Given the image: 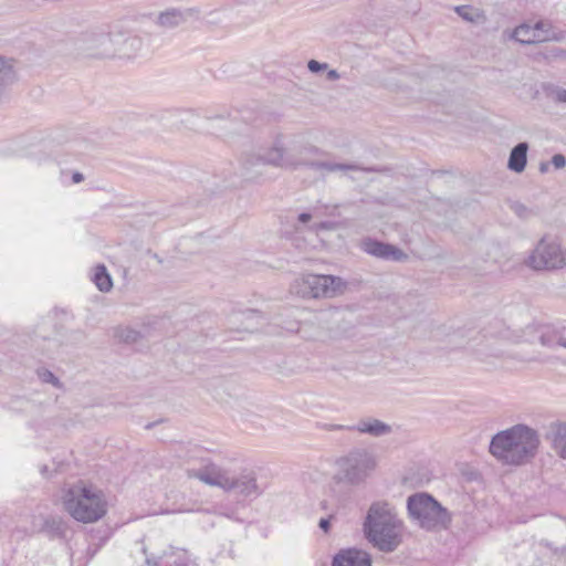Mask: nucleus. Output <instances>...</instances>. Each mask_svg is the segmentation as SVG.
Returning a JSON list of instances; mask_svg holds the SVG:
<instances>
[{
    "mask_svg": "<svg viewBox=\"0 0 566 566\" xmlns=\"http://www.w3.org/2000/svg\"><path fill=\"white\" fill-rule=\"evenodd\" d=\"M327 80L329 81H336L340 77L339 73L336 70H329L327 72Z\"/></svg>",
    "mask_w": 566,
    "mask_h": 566,
    "instance_id": "33",
    "label": "nucleus"
},
{
    "mask_svg": "<svg viewBox=\"0 0 566 566\" xmlns=\"http://www.w3.org/2000/svg\"><path fill=\"white\" fill-rule=\"evenodd\" d=\"M270 161L276 164L282 168H297L301 166L310 167L316 171L322 172H334V171H348V170H359L360 168L357 165H348V164H336L332 161H318L307 158H301L300 160L287 157L284 158L280 150L272 151V157L269 159Z\"/></svg>",
    "mask_w": 566,
    "mask_h": 566,
    "instance_id": "10",
    "label": "nucleus"
},
{
    "mask_svg": "<svg viewBox=\"0 0 566 566\" xmlns=\"http://www.w3.org/2000/svg\"><path fill=\"white\" fill-rule=\"evenodd\" d=\"M528 144L518 143L510 153L507 168L514 172L524 171L527 163Z\"/></svg>",
    "mask_w": 566,
    "mask_h": 566,
    "instance_id": "19",
    "label": "nucleus"
},
{
    "mask_svg": "<svg viewBox=\"0 0 566 566\" xmlns=\"http://www.w3.org/2000/svg\"><path fill=\"white\" fill-rule=\"evenodd\" d=\"M554 452L562 459L566 460V422H553L546 434Z\"/></svg>",
    "mask_w": 566,
    "mask_h": 566,
    "instance_id": "16",
    "label": "nucleus"
},
{
    "mask_svg": "<svg viewBox=\"0 0 566 566\" xmlns=\"http://www.w3.org/2000/svg\"><path fill=\"white\" fill-rule=\"evenodd\" d=\"M198 13V10L195 8H170L158 14L156 23L161 28L172 29L184 24L192 18H197Z\"/></svg>",
    "mask_w": 566,
    "mask_h": 566,
    "instance_id": "13",
    "label": "nucleus"
},
{
    "mask_svg": "<svg viewBox=\"0 0 566 566\" xmlns=\"http://www.w3.org/2000/svg\"><path fill=\"white\" fill-rule=\"evenodd\" d=\"M524 340H537L543 347L552 350L566 349V328L528 325L525 329Z\"/></svg>",
    "mask_w": 566,
    "mask_h": 566,
    "instance_id": "11",
    "label": "nucleus"
},
{
    "mask_svg": "<svg viewBox=\"0 0 566 566\" xmlns=\"http://www.w3.org/2000/svg\"><path fill=\"white\" fill-rule=\"evenodd\" d=\"M161 558H163V556L151 555V556H147L146 560H147L148 565L158 566Z\"/></svg>",
    "mask_w": 566,
    "mask_h": 566,
    "instance_id": "31",
    "label": "nucleus"
},
{
    "mask_svg": "<svg viewBox=\"0 0 566 566\" xmlns=\"http://www.w3.org/2000/svg\"><path fill=\"white\" fill-rule=\"evenodd\" d=\"M544 25H545L544 22L539 21V22L535 23V25L532 27V29L535 30V34H541V31L543 30Z\"/></svg>",
    "mask_w": 566,
    "mask_h": 566,
    "instance_id": "36",
    "label": "nucleus"
},
{
    "mask_svg": "<svg viewBox=\"0 0 566 566\" xmlns=\"http://www.w3.org/2000/svg\"><path fill=\"white\" fill-rule=\"evenodd\" d=\"M454 12L464 21L475 25L484 24L488 20L483 10L469 4L454 7Z\"/></svg>",
    "mask_w": 566,
    "mask_h": 566,
    "instance_id": "21",
    "label": "nucleus"
},
{
    "mask_svg": "<svg viewBox=\"0 0 566 566\" xmlns=\"http://www.w3.org/2000/svg\"><path fill=\"white\" fill-rule=\"evenodd\" d=\"M189 476L196 478L210 486H218L227 492H235L244 497H258L263 492L256 483L255 473L251 470H243L239 475H235L230 470L209 463L199 470L190 471Z\"/></svg>",
    "mask_w": 566,
    "mask_h": 566,
    "instance_id": "3",
    "label": "nucleus"
},
{
    "mask_svg": "<svg viewBox=\"0 0 566 566\" xmlns=\"http://www.w3.org/2000/svg\"><path fill=\"white\" fill-rule=\"evenodd\" d=\"M187 117H188L187 120H190V118H193L195 115L192 113H187Z\"/></svg>",
    "mask_w": 566,
    "mask_h": 566,
    "instance_id": "39",
    "label": "nucleus"
},
{
    "mask_svg": "<svg viewBox=\"0 0 566 566\" xmlns=\"http://www.w3.org/2000/svg\"><path fill=\"white\" fill-rule=\"evenodd\" d=\"M377 461L375 455L366 449H354L346 455L337 459V472L334 480L337 483L358 485L375 470Z\"/></svg>",
    "mask_w": 566,
    "mask_h": 566,
    "instance_id": "7",
    "label": "nucleus"
},
{
    "mask_svg": "<svg viewBox=\"0 0 566 566\" xmlns=\"http://www.w3.org/2000/svg\"><path fill=\"white\" fill-rule=\"evenodd\" d=\"M358 247L365 253L380 260L396 262H403L408 260V254L398 247L378 241L370 237L361 239Z\"/></svg>",
    "mask_w": 566,
    "mask_h": 566,
    "instance_id": "12",
    "label": "nucleus"
},
{
    "mask_svg": "<svg viewBox=\"0 0 566 566\" xmlns=\"http://www.w3.org/2000/svg\"><path fill=\"white\" fill-rule=\"evenodd\" d=\"M539 444L538 432L526 424L518 423L494 434L489 450L503 464L523 465L536 457Z\"/></svg>",
    "mask_w": 566,
    "mask_h": 566,
    "instance_id": "1",
    "label": "nucleus"
},
{
    "mask_svg": "<svg viewBox=\"0 0 566 566\" xmlns=\"http://www.w3.org/2000/svg\"><path fill=\"white\" fill-rule=\"evenodd\" d=\"M38 375H39V378L43 382L52 384L55 387H60L61 386V382L57 379V377H55V375L52 371L48 370V369L39 370Z\"/></svg>",
    "mask_w": 566,
    "mask_h": 566,
    "instance_id": "26",
    "label": "nucleus"
},
{
    "mask_svg": "<svg viewBox=\"0 0 566 566\" xmlns=\"http://www.w3.org/2000/svg\"><path fill=\"white\" fill-rule=\"evenodd\" d=\"M512 38L522 44H532L548 40L547 35L535 34V30L528 24H521L515 28Z\"/></svg>",
    "mask_w": 566,
    "mask_h": 566,
    "instance_id": "22",
    "label": "nucleus"
},
{
    "mask_svg": "<svg viewBox=\"0 0 566 566\" xmlns=\"http://www.w3.org/2000/svg\"><path fill=\"white\" fill-rule=\"evenodd\" d=\"M64 507L78 522L93 523L106 513V503L99 491L73 486L64 496Z\"/></svg>",
    "mask_w": 566,
    "mask_h": 566,
    "instance_id": "5",
    "label": "nucleus"
},
{
    "mask_svg": "<svg viewBox=\"0 0 566 566\" xmlns=\"http://www.w3.org/2000/svg\"><path fill=\"white\" fill-rule=\"evenodd\" d=\"M115 335L120 342L126 344L137 343L142 338L140 333L130 327H118Z\"/></svg>",
    "mask_w": 566,
    "mask_h": 566,
    "instance_id": "24",
    "label": "nucleus"
},
{
    "mask_svg": "<svg viewBox=\"0 0 566 566\" xmlns=\"http://www.w3.org/2000/svg\"><path fill=\"white\" fill-rule=\"evenodd\" d=\"M514 211L522 218H526L528 216V209L520 203L514 206Z\"/></svg>",
    "mask_w": 566,
    "mask_h": 566,
    "instance_id": "30",
    "label": "nucleus"
},
{
    "mask_svg": "<svg viewBox=\"0 0 566 566\" xmlns=\"http://www.w3.org/2000/svg\"><path fill=\"white\" fill-rule=\"evenodd\" d=\"M76 334L78 335V337H80V338H82V337H83V333L77 332Z\"/></svg>",
    "mask_w": 566,
    "mask_h": 566,
    "instance_id": "41",
    "label": "nucleus"
},
{
    "mask_svg": "<svg viewBox=\"0 0 566 566\" xmlns=\"http://www.w3.org/2000/svg\"><path fill=\"white\" fill-rule=\"evenodd\" d=\"M307 67H308V70L312 73H318L321 71L327 70L328 69V64L327 63H321V62H318L316 60H311L307 63Z\"/></svg>",
    "mask_w": 566,
    "mask_h": 566,
    "instance_id": "27",
    "label": "nucleus"
},
{
    "mask_svg": "<svg viewBox=\"0 0 566 566\" xmlns=\"http://www.w3.org/2000/svg\"><path fill=\"white\" fill-rule=\"evenodd\" d=\"M347 285L340 276L305 273L291 283L290 292L304 300L334 298L344 294Z\"/></svg>",
    "mask_w": 566,
    "mask_h": 566,
    "instance_id": "4",
    "label": "nucleus"
},
{
    "mask_svg": "<svg viewBox=\"0 0 566 566\" xmlns=\"http://www.w3.org/2000/svg\"><path fill=\"white\" fill-rule=\"evenodd\" d=\"M38 520L39 525H36V527L41 531V533H46L50 536H61L65 531L62 518L57 516L39 515Z\"/></svg>",
    "mask_w": 566,
    "mask_h": 566,
    "instance_id": "20",
    "label": "nucleus"
},
{
    "mask_svg": "<svg viewBox=\"0 0 566 566\" xmlns=\"http://www.w3.org/2000/svg\"><path fill=\"white\" fill-rule=\"evenodd\" d=\"M353 431L360 434H367L374 438H380L392 433V426L374 417H363L350 427Z\"/></svg>",
    "mask_w": 566,
    "mask_h": 566,
    "instance_id": "14",
    "label": "nucleus"
},
{
    "mask_svg": "<svg viewBox=\"0 0 566 566\" xmlns=\"http://www.w3.org/2000/svg\"><path fill=\"white\" fill-rule=\"evenodd\" d=\"M38 516H39V515H34V516L32 517V525H31V532H32V533H41V531H40V530H38V527H36V525H39Z\"/></svg>",
    "mask_w": 566,
    "mask_h": 566,
    "instance_id": "34",
    "label": "nucleus"
},
{
    "mask_svg": "<svg viewBox=\"0 0 566 566\" xmlns=\"http://www.w3.org/2000/svg\"><path fill=\"white\" fill-rule=\"evenodd\" d=\"M350 427L352 426L336 424V423H325L322 426L323 429L328 430V431H335V430L353 431V429H350Z\"/></svg>",
    "mask_w": 566,
    "mask_h": 566,
    "instance_id": "29",
    "label": "nucleus"
},
{
    "mask_svg": "<svg viewBox=\"0 0 566 566\" xmlns=\"http://www.w3.org/2000/svg\"><path fill=\"white\" fill-rule=\"evenodd\" d=\"M329 518H321L319 523H318V526L321 530H323L325 533L328 532L329 530Z\"/></svg>",
    "mask_w": 566,
    "mask_h": 566,
    "instance_id": "32",
    "label": "nucleus"
},
{
    "mask_svg": "<svg viewBox=\"0 0 566 566\" xmlns=\"http://www.w3.org/2000/svg\"><path fill=\"white\" fill-rule=\"evenodd\" d=\"M274 150H280L281 155L284 158L291 156L296 160H300L301 158L311 159L310 155L317 151L316 148L306 146H292L285 148L282 142L277 139L269 149H259L258 151L245 153L242 158V165L244 166L245 169H251L260 165H273L275 167H279L276 164L269 160L272 157V151Z\"/></svg>",
    "mask_w": 566,
    "mask_h": 566,
    "instance_id": "9",
    "label": "nucleus"
},
{
    "mask_svg": "<svg viewBox=\"0 0 566 566\" xmlns=\"http://www.w3.org/2000/svg\"><path fill=\"white\" fill-rule=\"evenodd\" d=\"M552 165L556 168V169H562L566 166V158L564 155L562 154H556L552 157Z\"/></svg>",
    "mask_w": 566,
    "mask_h": 566,
    "instance_id": "28",
    "label": "nucleus"
},
{
    "mask_svg": "<svg viewBox=\"0 0 566 566\" xmlns=\"http://www.w3.org/2000/svg\"><path fill=\"white\" fill-rule=\"evenodd\" d=\"M116 56L129 59L134 56L142 48L143 41L134 34L115 33Z\"/></svg>",
    "mask_w": 566,
    "mask_h": 566,
    "instance_id": "15",
    "label": "nucleus"
},
{
    "mask_svg": "<svg viewBox=\"0 0 566 566\" xmlns=\"http://www.w3.org/2000/svg\"><path fill=\"white\" fill-rule=\"evenodd\" d=\"M333 566H371L370 556L363 551L350 548L338 553Z\"/></svg>",
    "mask_w": 566,
    "mask_h": 566,
    "instance_id": "17",
    "label": "nucleus"
},
{
    "mask_svg": "<svg viewBox=\"0 0 566 566\" xmlns=\"http://www.w3.org/2000/svg\"><path fill=\"white\" fill-rule=\"evenodd\" d=\"M311 219H312V214H311V213H307V212H302V213L298 216V221H300V222H302V223H306V222H308Z\"/></svg>",
    "mask_w": 566,
    "mask_h": 566,
    "instance_id": "35",
    "label": "nucleus"
},
{
    "mask_svg": "<svg viewBox=\"0 0 566 566\" xmlns=\"http://www.w3.org/2000/svg\"><path fill=\"white\" fill-rule=\"evenodd\" d=\"M548 169H549V164L548 163L543 161V163L539 164V171L542 174H546L548 171Z\"/></svg>",
    "mask_w": 566,
    "mask_h": 566,
    "instance_id": "37",
    "label": "nucleus"
},
{
    "mask_svg": "<svg viewBox=\"0 0 566 566\" xmlns=\"http://www.w3.org/2000/svg\"><path fill=\"white\" fill-rule=\"evenodd\" d=\"M93 281L101 292H108L113 286L112 277L103 264L95 268Z\"/></svg>",
    "mask_w": 566,
    "mask_h": 566,
    "instance_id": "23",
    "label": "nucleus"
},
{
    "mask_svg": "<svg viewBox=\"0 0 566 566\" xmlns=\"http://www.w3.org/2000/svg\"><path fill=\"white\" fill-rule=\"evenodd\" d=\"M407 510L412 520L422 528H446L451 516L431 495L427 493L412 494L407 500Z\"/></svg>",
    "mask_w": 566,
    "mask_h": 566,
    "instance_id": "6",
    "label": "nucleus"
},
{
    "mask_svg": "<svg viewBox=\"0 0 566 566\" xmlns=\"http://www.w3.org/2000/svg\"><path fill=\"white\" fill-rule=\"evenodd\" d=\"M115 41V33H102L95 35L91 45L93 51L92 54L97 57L116 56Z\"/></svg>",
    "mask_w": 566,
    "mask_h": 566,
    "instance_id": "18",
    "label": "nucleus"
},
{
    "mask_svg": "<svg viewBox=\"0 0 566 566\" xmlns=\"http://www.w3.org/2000/svg\"><path fill=\"white\" fill-rule=\"evenodd\" d=\"M318 227H319V228H327V223L322 222Z\"/></svg>",
    "mask_w": 566,
    "mask_h": 566,
    "instance_id": "40",
    "label": "nucleus"
},
{
    "mask_svg": "<svg viewBox=\"0 0 566 566\" xmlns=\"http://www.w3.org/2000/svg\"><path fill=\"white\" fill-rule=\"evenodd\" d=\"M524 263L535 271L562 269L566 265V252L556 239L545 235L537 242Z\"/></svg>",
    "mask_w": 566,
    "mask_h": 566,
    "instance_id": "8",
    "label": "nucleus"
},
{
    "mask_svg": "<svg viewBox=\"0 0 566 566\" xmlns=\"http://www.w3.org/2000/svg\"><path fill=\"white\" fill-rule=\"evenodd\" d=\"M547 96L556 103H566V90L559 86H549L546 90Z\"/></svg>",
    "mask_w": 566,
    "mask_h": 566,
    "instance_id": "25",
    "label": "nucleus"
},
{
    "mask_svg": "<svg viewBox=\"0 0 566 566\" xmlns=\"http://www.w3.org/2000/svg\"><path fill=\"white\" fill-rule=\"evenodd\" d=\"M402 522L394 505L387 501L374 502L364 522V533L369 543L381 552H394L402 541Z\"/></svg>",
    "mask_w": 566,
    "mask_h": 566,
    "instance_id": "2",
    "label": "nucleus"
},
{
    "mask_svg": "<svg viewBox=\"0 0 566 566\" xmlns=\"http://www.w3.org/2000/svg\"><path fill=\"white\" fill-rule=\"evenodd\" d=\"M72 179H73V181H74L75 184H78V182H81V181L83 180V175H82V174H80V172H75V174L73 175Z\"/></svg>",
    "mask_w": 566,
    "mask_h": 566,
    "instance_id": "38",
    "label": "nucleus"
}]
</instances>
